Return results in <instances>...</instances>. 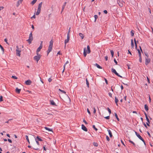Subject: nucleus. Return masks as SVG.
Here are the masks:
<instances>
[{
    "mask_svg": "<svg viewBox=\"0 0 153 153\" xmlns=\"http://www.w3.org/2000/svg\"><path fill=\"white\" fill-rule=\"evenodd\" d=\"M53 42L52 40H51L49 43V45L48 47V49L47 51L48 55V54L51 51L52 49L53 45Z\"/></svg>",
    "mask_w": 153,
    "mask_h": 153,
    "instance_id": "nucleus-1",
    "label": "nucleus"
},
{
    "mask_svg": "<svg viewBox=\"0 0 153 153\" xmlns=\"http://www.w3.org/2000/svg\"><path fill=\"white\" fill-rule=\"evenodd\" d=\"M87 51H86V48H84V49L83 55L85 57L86 56L87 53H89L91 52L90 47L89 45L87 46Z\"/></svg>",
    "mask_w": 153,
    "mask_h": 153,
    "instance_id": "nucleus-2",
    "label": "nucleus"
},
{
    "mask_svg": "<svg viewBox=\"0 0 153 153\" xmlns=\"http://www.w3.org/2000/svg\"><path fill=\"white\" fill-rule=\"evenodd\" d=\"M42 2H41L40 3H39L38 5V8L37 10V11L36 13V15H38L41 12V8L42 6Z\"/></svg>",
    "mask_w": 153,
    "mask_h": 153,
    "instance_id": "nucleus-3",
    "label": "nucleus"
},
{
    "mask_svg": "<svg viewBox=\"0 0 153 153\" xmlns=\"http://www.w3.org/2000/svg\"><path fill=\"white\" fill-rule=\"evenodd\" d=\"M33 40V37L32 36V32H31L29 35V39L27 40V41L29 44L31 43L32 41Z\"/></svg>",
    "mask_w": 153,
    "mask_h": 153,
    "instance_id": "nucleus-4",
    "label": "nucleus"
},
{
    "mask_svg": "<svg viewBox=\"0 0 153 153\" xmlns=\"http://www.w3.org/2000/svg\"><path fill=\"white\" fill-rule=\"evenodd\" d=\"M16 54L17 56L20 57L21 56L20 53L21 51V49L20 48H19L18 46H16Z\"/></svg>",
    "mask_w": 153,
    "mask_h": 153,
    "instance_id": "nucleus-5",
    "label": "nucleus"
},
{
    "mask_svg": "<svg viewBox=\"0 0 153 153\" xmlns=\"http://www.w3.org/2000/svg\"><path fill=\"white\" fill-rule=\"evenodd\" d=\"M41 55L40 54H37V56H35L33 57V59L36 61L38 63V61L41 58Z\"/></svg>",
    "mask_w": 153,
    "mask_h": 153,
    "instance_id": "nucleus-6",
    "label": "nucleus"
},
{
    "mask_svg": "<svg viewBox=\"0 0 153 153\" xmlns=\"http://www.w3.org/2000/svg\"><path fill=\"white\" fill-rule=\"evenodd\" d=\"M144 114L145 115V116H146V120L147 122L146 123V124L147 126H150L149 124L150 123V120H149V118L148 117V116H147V115L146 114V113L145 111H144Z\"/></svg>",
    "mask_w": 153,
    "mask_h": 153,
    "instance_id": "nucleus-7",
    "label": "nucleus"
},
{
    "mask_svg": "<svg viewBox=\"0 0 153 153\" xmlns=\"http://www.w3.org/2000/svg\"><path fill=\"white\" fill-rule=\"evenodd\" d=\"M70 40V36L68 35H67V39L65 40L64 43H65V47H66V44L67 43L69 42Z\"/></svg>",
    "mask_w": 153,
    "mask_h": 153,
    "instance_id": "nucleus-8",
    "label": "nucleus"
},
{
    "mask_svg": "<svg viewBox=\"0 0 153 153\" xmlns=\"http://www.w3.org/2000/svg\"><path fill=\"white\" fill-rule=\"evenodd\" d=\"M146 61L145 64L146 65H148L150 62L151 59H149L148 58H145Z\"/></svg>",
    "mask_w": 153,
    "mask_h": 153,
    "instance_id": "nucleus-9",
    "label": "nucleus"
},
{
    "mask_svg": "<svg viewBox=\"0 0 153 153\" xmlns=\"http://www.w3.org/2000/svg\"><path fill=\"white\" fill-rule=\"evenodd\" d=\"M123 0H118V4L121 7H122L123 6Z\"/></svg>",
    "mask_w": 153,
    "mask_h": 153,
    "instance_id": "nucleus-10",
    "label": "nucleus"
},
{
    "mask_svg": "<svg viewBox=\"0 0 153 153\" xmlns=\"http://www.w3.org/2000/svg\"><path fill=\"white\" fill-rule=\"evenodd\" d=\"M135 133L137 135V136L142 141H143V138L140 136V135L138 134L137 132L135 131Z\"/></svg>",
    "mask_w": 153,
    "mask_h": 153,
    "instance_id": "nucleus-11",
    "label": "nucleus"
},
{
    "mask_svg": "<svg viewBox=\"0 0 153 153\" xmlns=\"http://www.w3.org/2000/svg\"><path fill=\"white\" fill-rule=\"evenodd\" d=\"M82 128L83 130L85 131H88L87 128L83 124L82 125Z\"/></svg>",
    "mask_w": 153,
    "mask_h": 153,
    "instance_id": "nucleus-12",
    "label": "nucleus"
},
{
    "mask_svg": "<svg viewBox=\"0 0 153 153\" xmlns=\"http://www.w3.org/2000/svg\"><path fill=\"white\" fill-rule=\"evenodd\" d=\"M32 82L30 80L28 79L25 82V84L27 85H30L31 84Z\"/></svg>",
    "mask_w": 153,
    "mask_h": 153,
    "instance_id": "nucleus-13",
    "label": "nucleus"
},
{
    "mask_svg": "<svg viewBox=\"0 0 153 153\" xmlns=\"http://www.w3.org/2000/svg\"><path fill=\"white\" fill-rule=\"evenodd\" d=\"M23 0H19L17 2V4L16 5V6L17 7H18L20 5V4L22 3Z\"/></svg>",
    "mask_w": 153,
    "mask_h": 153,
    "instance_id": "nucleus-14",
    "label": "nucleus"
},
{
    "mask_svg": "<svg viewBox=\"0 0 153 153\" xmlns=\"http://www.w3.org/2000/svg\"><path fill=\"white\" fill-rule=\"evenodd\" d=\"M42 48V46H39V47L37 48L36 51V54H39L38 52L40 51Z\"/></svg>",
    "mask_w": 153,
    "mask_h": 153,
    "instance_id": "nucleus-15",
    "label": "nucleus"
},
{
    "mask_svg": "<svg viewBox=\"0 0 153 153\" xmlns=\"http://www.w3.org/2000/svg\"><path fill=\"white\" fill-rule=\"evenodd\" d=\"M111 72L112 73H114L116 75L118 74V73L113 68L111 69Z\"/></svg>",
    "mask_w": 153,
    "mask_h": 153,
    "instance_id": "nucleus-16",
    "label": "nucleus"
},
{
    "mask_svg": "<svg viewBox=\"0 0 153 153\" xmlns=\"http://www.w3.org/2000/svg\"><path fill=\"white\" fill-rule=\"evenodd\" d=\"M21 91V89H19L18 88H16L15 91L16 93L19 94Z\"/></svg>",
    "mask_w": 153,
    "mask_h": 153,
    "instance_id": "nucleus-17",
    "label": "nucleus"
},
{
    "mask_svg": "<svg viewBox=\"0 0 153 153\" xmlns=\"http://www.w3.org/2000/svg\"><path fill=\"white\" fill-rule=\"evenodd\" d=\"M50 103L51 104L53 105H56L54 102L53 100H50Z\"/></svg>",
    "mask_w": 153,
    "mask_h": 153,
    "instance_id": "nucleus-18",
    "label": "nucleus"
},
{
    "mask_svg": "<svg viewBox=\"0 0 153 153\" xmlns=\"http://www.w3.org/2000/svg\"><path fill=\"white\" fill-rule=\"evenodd\" d=\"M134 43H135V48L137 50V43H138V41H136L135 38L134 39Z\"/></svg>",
    "mask_w": 153,
    "mask_h": 153,
    "instance_id": "nucleus-19",
    "label": "nucleus"
},
{
    "mask_svg": "<svg viewBox=\"0 0 153 153\" xmlns=\"http://www.w3.org/2000/svg\"><path fill=\"white\" fill-rule=\"evenodd\" d=\"M107 131L108 132V133L110 137H112L113 135H112V133H111V131H110V130H108Z\"/></svg>",
    "mask_w": 153,
    "mask_h": 153,
    "instance_id": "nucleus-20",
    "label": "nucleus"
},
{
    "mask_svg": "<svg viewBox=\"0 0 153 153\" xmlns=\"http://www.w3.org/2000/svg\"><path fill=\"white\" fill-rule=\"evenodd\" d=\"M144 108L145 109V110L147 111H148L149 110V107L148 106V105H147V104H145L144 105Z\"/></svg>",
    "mask_w": 153,
    "mask_h": 153,
    "instance_id": "nucleus-21",
    "label": "nucleus"
},
{
    "mask_svg": "<svg viewBox=\"0 0 153 153\" xmlns=\"http://www.w3.org/2000/svg\"><path fill=\"white\" fill-rule=\"evenodd\" d=\"M94 65L96 66L97 68L100 69H102V68L100 65L97 63H95Z\"/></svg>",
    "mask_w": 153,
    "mask_h": 153,
    "instance_id": "nucleus-22",
    "label": "nucleus"
},
{
    "mask_svg": "<svg viewBox=\"0 0 153 153\" xmlns=\"http://www.w3.org/2000/svg\"><path fill=\"white\" fill-rule=\"evenodd\" d=\"M115 102L116 103V105L117 106H118V105L117 103H118V102L119 101L118 100V99H117V98L116 97H115Z\"/></svg>",
    "mask_w": 153,
    "mask_h": 153,
    "instance_id": "nucleus-23",
    "label": "nucleus"
},
{
    "mask_svg": "<svg viewBox=\"0 0 153 153\" xmlns=\"http://www.w3.org/2000/svg\"><path fill=\"white\" fill-rule=\"evenodd\" d=\"M45 128L46 130L48 131H53L52 129H50L48 127H45Z\"/></svg>",
    "mask_w": 153,
    "mask_h": 153,
    "instance_id": "nucleus-24",
    "label": "nucleus"
},
{
    "mask_svg": "<svg viewBox=\"0 0 153 153\" xmlns=\"http://www.w3.org/2000/svg\"><path fill=\"white\" fill-rule=\"evenodd\" d=\"M79 36L81 37L82 39H83L84 37V36L83 34L82 33H80L79 34Z\"/></svg>",
    "mask_w": 153,
    "mask_h": 153,
    "instance_id": "nucleus-25",
    "label": "nucleus"
},
{
    "mask_svg": "<svg viewBox=\"0 0 153 153\" xmlns=\"http://www.w3.org/2000/svg\"><path fill=\"white\" fill-rule=\"evenodd\" d=\"M114 115L115 116V117H116L117 119V121H120V120L119 119V118H118V116H117V114L116 113H114Z\"/></svg>",
    "mask_w": 153,
    "mask_h": 153,
    "instance_id": "nucleus-26",
    "label": "nucleus"
},
{
    "mask_svg": "<svg viewBox=\"0 0 153 153\" xmlns=\"http://www.w3.org/2000/svg\"><path fill=\"white\" fill-rule=\"evenodd\" d=\"M131 47H132V48H134V42H133V40L132 39H131Z\"/></svg>",
    "mask_w": 153,
    "mask_h": 153,
    "instance_id": "nucleus-27",
    "label": "nucleus"
},
{
    "mask_svg": "<svg viewBox=\"0 0 153 153\" xmlns=\"http://www.w3.org/2000/svg\"><path fill=\"white\" fill-rule=\"evenodd\" d=\"M128 141L130 143L133 144L134 146H135L136 145L134 142L131 141L130 140H129Z\"/></svg>",
    "mask_w": 153,
    "mask_h": 153,
    "instance_id": "nucleus-28",
    "label": "nucleus"
},
{
    "mask_svg": "<svg viewBox=\"0 0 153 153\" xmlns=\"http://www.w3.org/2000/svg\"><path fill=\"white\" fill-rule=\"evenodd\" d=\"M25 138H26V140H27V141H28V143L29 144H30V141H29V138H28V136L27 135H26L25 136Z\"/></svg>",
    "mask_w": 153,
    "mask_h": 153,
    "instance_id": "nucleus-29",
    "label": "nucleus"
},
{
    "mask_svg": "<svg viewBox=\"0 0 153 153\" xmlns=\"http://www.w3.org/2000/svg\"><path fill=\"white\" fill-rule=\"evenodd\" d=\"M37 0H33L31 3V4L33 5L37 1Z\"/></svg>",
    "mask_w": 153,
    "mask_h": 153,
    "instance_id": "nucleus-30",
    "label": "nucleus"
},
{
    "mask_svg": "<svg viewBox=\"0 0 153 153\" xmlns=\"http://www.w3.org/2000/svg\"><path fill=\"white\" fill-rule=\"evenodd\" d=\"M131 35L132 36H134V31L133 30H132L131 32Z\"/></svg>",
    "mask_w": 153,
    "mask_h": 153,
    "instance_id": "nucleus-31",
    "label": "nucleus"
},
{
    "mask_svg": "<svg viewBox=\"0 0 153 153\" xmlns=\"http://www.w3.org/2000/svg\"><path fill=\"white\" fill-rule=\"evenodd\" d=\"M66 2H65L64 4L62 5V10H63L65 7L66 5Z\"/></svg>",
    "mask_w": 153,
    "mask_h": 153,
    "instance_id": "nucleus-32",
    "label": "nucleus"
},
{
    "mask_svg": "<svg viewBox=\"0 0 153 153\" xmlns=\"http://www.w3.org/2000/svg\"><path fill=\"white\" fill-rule=\"evenodd\" d=\"M86 84L88 87H89V82H88V80L87 79H86Z\"/></svg>",
    "mask_w": 153,
    "mask_h": 153,
    "instance_id": "nucleus-33",
    "label": "nucleus"
},
{
    "mask_svg": "<svg viewBox=\"0 0 153 153\" xmlns=\"http://www.w3.org/2000/svg\"><path fill=\"white\" fill-rule=\"evenodd\" d=\"M137 51H138L139 56H141V53L139 49H137Z\"/></svg>",
    "mask_w": 153,
    "mask_h": 153,
    "instance_id": "nucleus-34",
    "label": "nucleus"
},
{
    "mask_svg": "<svg viewBox=\"0 0 153 153\" xmlns=\"http://www.w3.org/2000/svg\"><path fill=\"white\" fill-rule=\"evenodd\" d=\"M59 91H60L62 92L63 93L66 94V92L65 91H64L60 89H59Z\"/></svg>",
    "mask_w": 153,
    "mask_h": 153,
    "instance_id": "nucleus-35",
    "label": "nucleus"
},
{
    "mask_svg": "<svg viewBox=\"0 0 153 153\" xmlns=\"http://www.w3.org/2000/svg\"><path fill=\"white\" fill-rule=\"evenodd\" d=\"M110 52H111V54L112 56V57H113V55H114V51H113V50H111Z\"/></svg>",
    "mask_w": 153,
    "mask_h": 153,
    "instance_id": "nucleus-36",
    "label": "nucleus"
},
{
    "mask_svg": "<svg viewBox=\"0 0 153 153\" xmlns=\"http://www.w3.org/2000/svg\"><path fill=\"white\" fill-rule=\"evenodd\" d=\"M107 109L108 111L109 114H110L111 113V111L110 109L109 108H108Z\"/></svg>",
    "mask_w": 153,
    "mask_h": 153,
    "instance_id": "nucleus-37",
    "label": "nucleus"
},
{
    "mask_svg": "<svg viewBox=\"0 0 153 153\" xmlns=\"http://www.w3.org/2000/svg\"><path fill=\"white\" fill-rule=\"evenodd\" d=\"M94 18H95V20H94V22H95L96 21V19H97V18H98V16L97 15H95L94 16Z\"/></svg>",
    "mask_w": 153,
    "mask_h": 153,
    "instance_id": "nucleus-38",
    "label": "nucleus"
},
{
    "mask_svg": "<svg viewBox=\"0 0 153 153\" xmlns=\"http://www.w3.org/2000/svg\"><path fill=\"white\" fill-rule=\"evenodd\" d=\"M93 145L95 146H97L98 145V143H97L94 142L93 143Z\"/></svg>",
    "mask_w": 153,
    "mask_h": 153,
    "instance_id": "nucleus-39",
    "label": "nucleus"
},
{
    "mask_svg": "<svg viewBox=\"0 0 153 153\" xmlns=\"http://www.w3.org/2000/svg\"><path fill=\"white\" fill-rule=\"evenodd\" d=\"M70 31H71V28L70 27L69 30H68V33H67V35H68V36H70Z\"/></svg>",
    "mask_w": 153,
    "mask_h": 153,
    "instance_id": "nucleus-40",
    "label": "nucleus"
},
{
    "mask_svg": "<svg viewBox=\"0 0 153 153\" xmlns=\"http://www.w3.org/2000/svg\"><path fill=\"white\" fill-rule=\"evenodd\" d=\"M12 78L13 79H17L18 78L17 77H16V76H12Z\"/></svg>",
    "mask_w": 153,
    "mask_h": 153,
    "instance_id": "nucleus-41",
    "label": "nucleus"
},
{
    "mask_svg": "<svg viewBox=\"0 0 153 153\" xmlns=\"http://www.w3.org/2000/svg\"><path fill=\"white\" fill-rule=\"evenodd\" d=\"M3 101V97L2 96H0V101Z\"/></svg>",
    "mask_w": 153,
    "mask_h": 153,
    "instance_id": "nucleus-42",
    "label": "nucleus"
},
{
    "mask_svg": "<svg viewBox=\"0 0 153 153\" xmlns=\"http://www.w3.org/2000/svg\"><path fill=\"white\" fill-rule=\"evenodd\" d=\"M144 54L147 57L146 58H148L149 55L148 53L146 52H144Z\"/></svg>",
    "mask_w": 153,
    "mask_h": 153,
    "instance_id": "nucleus-43",
    "label": "nucleus"
},
{
    "mask_svg": "<svg viewBox=\"0 0 153 153\" xmlns=\"http://www.w3.org/2000/svg\"><path fill=\"white\" fill-rule=\"evenodd\" d=\"M139 62H142L141 56H139Z\"/></svg>",
    "mask_w": 153,
    "mask_h": 153,
    "instance_id": "nucleus-44",
    "label": "nucleus"
},
{
    "mask_svg": "<svg viewBox=\"0 0 153 153\" xmlns=\"http://www.w3.org/2000/svg\"><path fill=\"white\" fill-rule=\"evenodd\" d=\"M93 128L96 131H97V129L95 127V125H93Z\"/></svg>",
    "mask_w": 153,
    "mask_h": 153,
    "instance_id": "nucleus-45",
    "label": "nucleus"
},
{
    "mask_svg": "<svg viewBox=\"0 0 153 153\" xmlns=\"http://www.w3.org/2000/svg\"><path fill=\"white\" fill-rule=\"evenodd\" d=\"M106 139H107V140L108 141H109V140H110V139H109V137H108V136H106Z\"/></svg>",
    "mask_w": 153,
    "mask_h": 153,
    "instance_id": "nucleus-46",
    "label": "nucleus"
},
{
    "mask_svg": "<svg viewBox=\"0 0 153 153\" xmlns=\"http://www.w3.org/2000/svg\"><path fill=\"white\" fill-rule=\"evenodd\" d=\"M4 41L7 44H9L8 42H7V39H4Z\"/></svg>",
    "mask_w": 153,
    "mask_h": 153,
    "instance_id": "nucleus-47",
    "label": "nucleus"
},
{
    "mask_svg": "<svg viewBox=\"0 0 153 153\" xmlns=\"http://www.w3.org/2000/svg\"><path fill=\"white\" fill-rule=\"evenodd\" d=\"M37 138L38 139V140L40 141H42V140L40 138H39V137H37Z\"/></svg>",
    "mask_w": 153,
    "mask_h": 153,
    "instance_id": "nucleus-48",
    "label": "nucleus"
},
{
    "mask_svg": "<svg viewBox=\"0 0 153 153\" xmlns=\"http://www.w3.org/2000/svg\"><path fill=\"white\" fill-rule=\"evenodd\" d=\"M94 111L93 113L94 114H95L96 112V109L94 108Z\"/></svg>",
    "mask_w": 153,
    "mask_h": 153,
    "instance_id": "nucleus-49",
    "label": "nucleus"
},
{
    "mask_svg": "<svg viewBox=\"0 0 153 153\" xmlns=\"http://www.w3.org/2000/svg\"><path fill=\"white\" fill-rule=\"evenodd\" d=\"M143 125H144V126L146 128H147V126L146 125V124L144 122H143Z\"/></svg>",
    "mask_w": 153,
    "mask_h": 153,
    "instance_id": "nucleus-50",
    "label": "nucleus"
},
{
    "mask_svg": "<svg viewBox=\"0 0 153 153\" xmlns=\"http://www.w3.org/2000/svg\"><path fill=\"white\" fill-rule=\"evenodd\" d=\"M87 112L88 113V114L90 115L91 114V113H90V112L89 110V109L88 108H87Z\"/></svg>",
    "mask_w": 153,
    "mask_h": 153,
    "instance_id": "nucleus-51",
    "label": "nucleus"
},
{
    "mask_svg": "<svg viewBox=\"0 0 153 153\" xmlns=\"http://www.w3.org/2000/svg\"><path fill=\"white\" fill-rule=\"evenodd\" d=\"M4 8V7L3 6L0 7V11L3 10Z\"/></svg>",
    "mask_w": 153,
    "mask_h": 153,
    "instance_id": "nucleus-52",
    "label": "nucleus"
},
{
    "mask_svg": "<svg viewBox=\"0 0 153 153\" xmlns=\"http://www.w3.org/2000/svg\"><path fill=\"white\" fill-rule=\"evenodd\" d=\"M48 81L49 82H51L52 81V79L51 78H49L48 79Z\"/></svg>",
    "mask_w": 153,
    "mask_h": 153,
    "instance_id": "nucleus-53",
    "label": "nucleus"
},
{
    "mask_svg": "<svg viewBox=\"0 0 153 153\" xmlns=\"http://www.w3.org/2000/svg\"><path fill=\"white\" fill-rule=\"evenodd\" d=\"M114 62L116 63V65L117 64V61L116 60V59H114Z\"/></svg>",
    "mask_w": 153,
    "mask_h": 153,
    "instance_id": "nucleus-54",
    "label": "nucleus"
},
{
    "mask_svg": "<svg viewBox=\"0 0 153 153\" xmlns=\"http://www.w3.org/2000/svg\"><path fill=\"white\" fill-rule=\"evenodd\" d=\"M147 134H148V135L150 137H151V136L150 134V133H149V132H148V131H147Z\"/></svg>",
    "mask_w": 153,
    "mask_h": 153,
    "instance_id": "nucleus-55",
    "label": "nucleus"
},
{
    "mask_svg": "<svg viewBox=\"0 0 153 153\" xmlns=\"http://www.w3.org/2000/svg\"><path fill=\"white\" fill-rule=\"evenodd\" d=\"M8 141H9L10 143H12V140H10V139H8Z\"/></svg>",
    "mask_w": 153,
    "mask_h": 153,
    "instance_id": "nucleus-56",
    "label": "nucleus"
},
{
    "mask_svg": "<svg viewBox=\"0 0 153 153\" xmlns=\"http://www.w3.org/2000/svg\"><path fill=\"white\" fill-rule=\"evenodd\" d=\"M42 43H43V42L42 41H41V43L40 44V46H42Z\"/></svg>",
    "mask_w": 153,
    "mask_h": 153,
    "instance_id": "nucleus-57",
    "label": "nucleus"
},
{
    "mask_svg": "<svg viewBox=\"0 0 153 153\" xmlns=\"http://www.w3.org/2000/svg\"><path fill=\"white\" fill-rule=\"evenodd\" d=\"M149 102H151V99L150 97V96H149Z\"/></svg>",
    "mask_w": 153,
    "mask_h": 153,
    "instance_id": "nucleus-58",
    "label": "nucleus"
},
{
    "mask_svg": "<svg viewBox=\"0 0 153 153\" xmlns=\"http://www.w3.org/2000/svg\"><path fill=\"white\" fill-rule=\"evenodd\" d=\"M110 118V116H108L107 117H106V119H109Z\"/></svg>",
    "mask_w": 153,
    "mask_h": 153,
    "instance_id": "nucleus-59",
    "label": "nucleus"
},
{
    "mask_svg": "<svg viewBox=\"0 0 153 153\" xmlns=\"http://www.w3.org/2000/svg\"><path fill=\"white\" fill-rule=\"evenodd\" d=\"M83 122L85 124H87V123L86 122V121L85 120H83Z\"/></svg>",
    "mask_w": 153,
    "mask_h": 153,
    "instance_id": "nucleus-60",
    "label": "nucleus"
},
{
    "mask_svg": "<svg viewBox=\"0 0 153 153\" xmlns=\"http://www.w3.org/2000/svg\"><path fill=\"white\" fill-rule=\"evenodd\" d=\"M109 96H110L111 97H112V94L111 93H109Z\"/></svg>",
    "mask_w": 153,
    "mask_h": 153,
    "instance_id": "nucleus-61",
    "label": "nucleus"
},
{
    "mask_svg": "<svg viewBox=\"0 0 153 153\" xmlns=\"http://www.w3.org/2000/svg\"><path fill=\"white\" fill-rule=\"evenodd\" d=\"M58 54H59V55L61 54V52L60 51H59L57 53V55H58Z\"/></svg>",
    "mask_w": 153,
    "mask_h": 153,
    "instance_id": "nucleus-62",
    "label": "nucleus"
},
{
    "mask_svg": "<svg viewBox=\"0 0 153 153\" xmlns=\"http://www.w3.org/2000/svg\"><path fill=\"white\" fill-rule=\"evenodd\" d=\"M117 76L118 77H121V78H122V76H121L120 75L118 74L117 75Z\"/></svg>",
    "mask_w": 153,
    "mask_h": 153,
    "instance_id": "nucleus-63",
    "label": "nucleus"
},
{
    "mask_svg": "<svg viewBox=\"0 0 153 153\" xmlns=\"http://www.w3.org/2000/svg\"><path fill=\"white\" fill-rule=\"evenodd\" d=\"M121 88L122 90H123V87L122 85L121 86Z\"/></svg>",
    "mask_w": 153,
    "mask_h": 153,
    "instance_id": "nucleus-64",
    "label": "nucleus"
}]
</instances>
